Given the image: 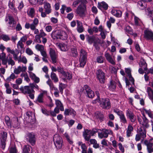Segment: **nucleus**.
<instances>
[{
    "label": "nucleus",
    "mask_w": 153,
    "mask_h": 153,
    "mask_svg": "<svg viewBox=\"0 0 153 153\" xmlns=\"http://www.w3.org/2000/svg\"><path fill=\"white\" fill-rule=\"evenodd\" d=\"M7 50L8 52H10L13 55V57L14 59L15 60H17L19 59L18 55L19 53V51L17 49H15L14 51L13 50H11L9 47L7 48Z\"/></svg>",
    "instance_id": "obj_14"
},
{
    "label": "nucleus",
    "mask_w": 153,
    "mask_h": 153,
    "mask_svg": "<svg viewBox=\"0 0 153 153\" xmlns=\"http://www.w3.org/2000/svg\"><path fill=\"white\" fill-rule=\"evenodd\" d=\"M10 153H17L18 150L15 146L10 147L9 149Z\"/></svg>",
    "instance_id": "obj_52"
},
{
    "label": "nucleus",
    "mask_w": 153,
    "mask_h": 153,
    "mask_svg": "<svg viewBox=\"0 0 153 153\" xmlns=\"http://www.w3.org/2000/svg\"><path fill=\"white\" fill-rule=\"evenodd\" d=\"M86 58H80L79 67H84L86 64Z\"/></svg>",
    "instance_id": "obj_44"
},
{
    "label": "nucleus",
    "mask_w": 153,
    "mask_h": 153,
    "mask_svg": "<svg viewBox=\"0 0 153 153\" xmlns=\"http://www.w3.org/2000/svg\"><path fill=\"white\" fill-rule=\"evenodd\" d=\"M95 116L97 118L99 119L100 120H102L104 117L103 114L99 112L95 113Z\"/></svg>",
    "instance_id": "obj_43"
},
{
    "label": "nucleus",
    "mask_w": 153,
    "mask_h": 153,
    "mask_svg": "<svg viewBox=\"0 0 153 153\" xmlns=\"http://www.w3.org/2000/svg\"><path fill=\"white\" fill-rule=\"evenodd\" d=\"M57 46L62 51H66L68 50L67 45L63 43L58 44Z\"/></svg>",
    "instance_id": "obj_28"
},
{
    "label": "nucleus",
    "mask_w": 153,
    "mask_h": 153,
    "mask_svg": "<svg viewBox=\"0 0 153 153\" xmlns=\"http://www.w3.org/2000/svg\"><path fill=\"white\" fill-rule=\"evenodd\" d=\"M47 35V34L44 32L42 30H40V33L38 34H37L35 36V38L37 42L39 43L42 42L41 38L44 37Z\"/></svg>",
    "instance_id": "obj_13"
},
{
    "label": "nucleus",
    "mask_w": 153,
    "mask_h": 153,
    "mask_svg": "<svg viewBox=\"0 0 153 153\" xmlns=\"http://www.w3.org/2000/svg\"><path fill=\"white\" fill-rule=\"evenodd\" d=\"M10 55L9 54L8 55L9 57H7V62L8 65H11L12 66L15 65V63L13 60L12 59V56Z\"/></svg>",
    "instance_id": "obj_40"
},
{
    "label": "nucleus",
    "mask_w": 153,
    "mask_h": 153,
    "mask_svg": "<svg viewBox=\"0 0 153 153\" xmlns=\"http://www.w3.org/2000/svg\"><path fill=\"white\" fill-rule=\"evenodd\" d=\"M144 37L147 40H150L153 41V32L148 29L144 31Z\"/></svg>",
    "instance_id": "obj_11"
},
{
    "label": "nucleus",
    "mask_w": 153,
    "mask_h": 153,
    "mask_svg": "<svg viewBox=\"0 0 153 153\" xmlns=\"http://www.w3.org/2000/svg\"><path fill=\"white\" fill-rule=\"evenodd\" d=\"M105 56L107 60L113 65H115V62L114 61V58L112 57L110 54L108 53H106L105 54Z\"/></svg>",
    "instance_id": "obj_18"
},
{
    "label": "nucleus",
    "mask_w": 153,
    "mask_h": 153,
    "mask_svg": "<svg viewBox=\"0 0 153 153\" xmlns=\"http://www.w3.org/2000/svg\"><path fill=\"white\" fill-rule=\"evenodd\" d=\"M49 54L52 63L55 64L57 62V56L55 50L51 48H50Z\"/></svg>",
    "instance_id": "obj_8"
},
{
    "label": "nucleus",
    "mask_w": 153,
    "mask_h": 153,
    "mask_svg": "<svg viewBox=\"0 0 153 153\" xmlns=\"http://www.w3.org/2000/svg\"><path fill=\"white\" fill-rule=\"evenodd\" d=\"M51 77L53 82L56 83L58 82L59 79L56 74L53 72H52L51 74Z\"/></svg>",
    "instance_id": "obj_36"
},
{
    "label": "nucleus",
    "mask_w": 153,
    "mask_h": 153,
    "mask_svg": "<svg viewBox=\"0 0 153 153\" xmlns=\"http://www.w3.org/2000/svg\"><path fill=\"white\" fill-rule=\"evenodd\" d=\"M11 124V127L13 126L16 128H19V123L18 118L17 117H15L12 119Z\"/></svg>",
    "instance_id": "obj_24"
},
{
    "label": "nucleus",
    "mask_w": 153,
    "mask_h": 153,
    "mask_svg": "<svg viewBox=\"0 0 153 153\" xmlns=\"http://www.w3.org/2000/svg\"><path fill=\"white\" fill-rule=\"evenodd\" d=\"M97 78L101 83H104L105 80V74L101 70L98 69L96 72Z\"/></svg>",
    "instance_id": "obj_6"
},
{
    "label": "nucleus",
    "mask_w": 153,
    "mask_h": 153,
    "mask_svg": "<svg viewBox=\"0 0 153 153\" xmlns=\"http://www.w3.org/2000/svg\"><path fill=\"white\" fill-rule=\"evenodd\" d=\"M112 134V131L110 130L103 129L101 132L98 133V135L100 138L102 139L106 138L108 137V134Z\"/></svg>",
    "instance_id": "obj_9"
},
{
    "label": "nucleus",
    "mask_w": 153,
    "mask_h": 153,
    "mask_svg": "<svg viewBox=\"0 0 153 153\" xmlns=\"http://www.w3.org/2000/svg\"><path fill=\"white\" fill-rule=\"evenodd\" d=\"M120 118L121 119V121L124 123H127V120L125 117L124 115L123 114L120 117Z\"/></svg>",
    "instance_id": "obj_59"
},
{
    "label": "nucleus",
    "mask_w": 153,
    "mask_h": 153,
    "mask_svg": "<svg viewBox=\"0 0 153 153\" xmlns=\"http://www.w3.org/2000/svg\"><path fill=\"white\" fill-rule=\"evenodd\" d=\"M140 65L142 67L143 66L144 69L145 71H146L147 70V65L145 60L143 59H140Z\"/></svg>",
    "instance_id": "obj_42"
},
{
    "label": "nucleus",
    "mask_w": 153,
    "mask_h": 153,
    "mask_svg": "<svg viewBox=\"0 0 153 153\" xmlns=\"http://www.w3.org/2000/svg\"><path fill=\"white\" fill-rule=\"evenodd\" d=\"M114 112L116 113L120 117L123 114L121 111L117 109H114Z\"/></svg>",
    "instance_id": "obj_63"
},
{
    "label": "nucleus",
    "mask_w": 153,
    "mask_h": 153,
    "mask_svg": "<svg viewBox=\"0 0 153 153\" xmlns=\"http://www.w3.org/2000/svg\"><path fill=\"white\" fill-rule=\"evenodd\" d=\"M61 32V30H58L53 31L51 34L52 37L54 39H59V35Z\"/></svg>",
    "instance_id": "obj_26"
},
{
    "label": "nucleus",
    "mask_w": 153,
    "mask_h": 153,
    "mask_svg": "<svg viewBox=\"0 0 153 153\" xmlns=\"http://www.w3.org/2000/svg\"><path fill=\"white\" fill-rule=\"evenodd\" d=\"M68 36L67 34L65 33V32L61 31L60 34L59 35V39H66Z\"/></svg>",
    "instance_id": "obj_41"
},
{
    "label": "nucleus",
    "mask_w": 153,
    "mask_h": 153,
    "mask_svg": "<svg viewBox=\"0 0 153 153\" xmlns=\"http://www.w3.org/2000/svg\"><path fill=\"white\" fill-rule=\"evenodd\" d=\"M35 48L36 50L39 51L40 52L44 50V46L43 45L39 44H37L35 46Z\"/></svg>",
    "instance_id": "obj_53"
},
{
    "label": "nucleus",
    "mask_w": 153,
    "mask_h": 153,
    "mask_svg": "<svg viewBox=\"0 0 153 153\" xmlns=\"http://www.w3.org/2000/svg\"><path fill=\"white\" fill-rule=\"evenodd\" d=\"M24 45L22 42L21 41H19L17 44V50L19 51H20V52H21V51L22 50H24Z\"/></svg>",
    "instance_id": "obj_39"
},
{
    "label": "nucleus",
    "mask_w": 153,
    "mask_h": 153,
    "mask_svg": "<svg viewBox=\"0 0 153 153\" xmlns=\"http://www.w3.org/2000/svg\"><path fill=\"white\" fill-rule=\"evenodd\" d=\"M78 91L81 93H84L86 96L89 98H92L94 96V93L87 85H85L83 88H81Z\"/></svg>",
    "instance_id": "obj_2"
},
{
    "label": "nucleus",
    "mask_w": 153,
    "mask_h": 153,
    "mask_svg": "<svg viewBox=\"0 0 153 153\" xmlns=\"http://www.w3.org/2000/svg\"><path fill=\"white\" fill-rule=\"evenodd\" d=\"M31 147L29 146H25L23 147V151L24 153H29Z\"/></svg>",
    "instance_id": "obj_49"
},
{
    "label": "nucleus",
    "mask_w": 153,
    "mask_h": 153,
    "mask_svg": "<svg viewBox=\"0 0 153 153\" xmlns=\"http://www.w3.org/2000/svg\"><path fill=\"white\" fill-rule=\"evenodd\" d=\"M26 53L29 55L31 56L33 54V52L31 49L29 48H27L25 50Z\"/></svg>",
    "instance_id": "obj_58"
},
{
    "label": "nucleus",
    "mask_w": 153,
    "mask_h": 153,
    "mask_svg": "<svg viewBox=\"0 0 153 153\" xmlns=\"http://www.w3.org/2000/svg\"><path fill=\"white\" fill-rule=\"evenodd\" d=\"M8 18L9 21V24L10 26L12 27H15L16 23L13 17L11 16H9Z\"/></svg>",
    "instance_id": "obj_31"
},
{
    "label": "nucleus",
    "mask_w": 153,
    "mask_h": 153,
    "mask_svg": "<svg viewBox=\"0 0 153 153\" xmlns=\"http://www.w3.org/2000/svg\"><path fill=\"white\" fill-rule=\"evenodd\" d=\"M43 97L42 94H40L38 96L37 101L39 103H43Z\"/></svg>",
    "instance_id": "obj_56"
},
{
    "label": "nucleus",
    "mask_w": 153,
    "mask_h": 153,
    "mask_svg": "<svg viewBox=\"0 0 153 153\" xmlns=\"http://www.w3.org/2000/svg\"><path fill=\"white\" fill-rule=\"evenodd\" d=\"M78 144L81 146V147L82 149V153H87V147L85 143H83L81 142H78Z\"/></svg>",
    "instance_id": "obj_29"
},
{
    "label": "nucleus",
    "mask_w": 153,
    "mask_h": 153,
    "mask_svg": "<svg viewBox=\"0 0 153 153\" xmlns=\"http://www.w3.org/2000/svg\"><path fill=\"white\" fill-rule=\"evenodd\" d=\"M149 15L152 18V20H153V9H149Z\"/></svg>",
    "instance_id": "obj_64"
},
{
    "label": "nucleus",
    "mask_w": 153,
    "mask_h": 153,
    "mask_svg": "<svg viewBox=\"0 0 153 153\" xmlns=\"http://www.w3.org/2000/svg\"><path fill=\"white\" fill-rule=\"evenodd\" d=\"M108 4L104 2H102L100 3H98V8L101 9L106 10L108 8Z\"/></svg>",
    "instance_id": "obj_25"
},
{
    "label": "nucleus",
    "mask_w": 153,
    "mask_h": 153,
    "mask_svg": "<svg viewBox=\"0 0 153 153\" xmlns=\"http://www.w3.org/2000/svg\"><path fill=\"white\" fill-rule=\"evenodd\" d=\"M20 91L24 94H28L30 97L33 99L34 98V93L35 91L31 88L30 85L21 87L19 88Z\"/></svg>",
    "instance_id": "obj_3"
},
{
    "label": "nucleus",
    "mask_w": 153,
    "mask_h": 153,
    "mask_svg": "<svg viewBox=\"0 0 153 153\" xmlns=\"http://www.w3.org/2000/svg\"><path fill=\"white\" fill-rule=\"evenodd\" d=\"M86 4H80L76 10V12L80 16L85 17V16L86 11Z\"/></svg>",
    "instance_id": "obj_5"
},
{
    "label": "nucleus",
    "mask_w": 153,
    "mask_h": 153,
    "mask_svg": "<svg viewBox=\"0 0 153 153\" xmlns=\"http://www.w3.org/2000/svg\"><path fill=\"white\" fill-rule=\"evenodd\" d=\"M144 143L147 147L148 152L149 153L153 152V139L145 140Z\"/></svg>",
    "instance_id": "obj_10"
},
{
    "label": "nucleus",
    "mask_w": 153,
    "mask_h": 153,
    "mask_svg": "<svg viewBox=\"0 0 153 153\" xmlns=\"http://www.w3.org/2000/svg\"><path fill=\"white\" fill-rule=\"evenodd\" d=\"M38 19L37 18H35L33 20V23L31 24L30 29L32 30H33L38 25Z\"/></svg>",
    "instance_id": "obj_33"
},
{
    "label": "nucleus",
    "mask_w": 153,
    "mask_h": 153,
    "mask_svg": "<svg viewBox=\"0 0 153 153\" xmlns=\"http://www.w3.org/2000/svg\"><path fill=\"white\" fill-rule=\"evenodd\" d=\"M53 140L55 146L57 149H59L62 148L63 145L62 140L59 134H55L53 137Z\"/></svg>",
    "instance_id": "obj_4"
},
{
    "label": "nucleus",
    "mask_w": 153,
    "mask_h": 153,
    "mask_svg": "<svg viewBox=\"0 0 153 153\" xmlns=\"http://www.w3.org/2000/svg\"><path fill=\"white\" fill-rule=\"evenodd\" d=\"M62 79L64 81L67 80H70L72 78L71 74L68 72H64L62 74Z\"/></svg>",
    "instance_id": "obj_20"
},
{
    "label": "nucleus",
    "mask_w": 153,
    "mask_h": 153,
    "mask_svg": "<svg viewBox=\"0 0 153 153\" xmlns=\"http://www.w3.org/2000/svg\"><path fill=\"white\" fill-rule=\"evenodd\" d=\"M111 13L114 16L117 17H120L122 15V12L120 10L115 9H113Z\"/></svg>",
    "instance_id": "obj_21"
},
{
    "label": "nucleus",
    "mask_w": 153,
    "mask_h": 153,
    "mask_svg": "<svg viewBox=\"0 0 153 153\" xmlns=\"http://www.w3.org/2000/svg\"><path fill=\"white\" fill-rule=\"evenodd\" d=\"M7 136V133L4 131L1 132L0 134V147L3 150L4 149L5 147Z\"/></svg>",
    "instance_id": "obj_7"
},
{
    "label": "nucleus",
    "mask_w": 153,
    "mask_h": 153,
    "mask_svg": "<svg viewBox=\"0 0 153 153\" xmlns=\"http://www.w3.org/2000/svg\"><path fill=\"white\" fill-rule=\"evenodd\" d=\"M12 120H11L10 117L7 116H6L5 117V122L8 128H11V123Z\"/></svg>",
    "instance_id": "obj_30"
},
{
    "label": "nucleus",
    "mask_w": 153,
    "mask_h": 153,
    "mask_svg": "<svg viewBox=\"0 0 153 153\" xmlns=\"http://www.w3.org/2000/svg\"><path fill=\"white\" fill-rule=\"evenodd\" d=\"M97 102L100 103L101 106L103 109H108L111 107V103L108 98L96 99L92 102L93 104H95Z\"/></svg>",
    "instance_id": "obj_1"
},
{
    "label": "nucleus",
    "mask_w": 153,
    "mask_h": 153,
    "mask_svg": "<svg viewBox=\"0 0 153 153\" xmlns=\"http://www.w3.org/2000/svg\"><path fill=\"white\" fill-rule=\"evenodd\" d=\"M87 3V1L86 0H77L75 1L73 3V5L76 7L79 3L80 4H86Z\"/></svg>",
    "instance_id": "obj_34"
},
{
    "label": "nucleus",
    "mask_w": 153,
    "mask_h": 153,
    "mask_svg": "<svg viewBox=\"0 0 153 153\" xmlns=\"http://www.w3.org/2000/svg\"><path fill=\"white\" fill-rule=\"evenodd\" d=\"M28 15L32 18L35 15V11L33 8H31L27 12Z\"/></svg>",
    "instance_id": "obj_48"
},
{
    "label": "nucleus",
    "mask_w": 153,
    "mask_h": 153,
    "mask_svg": "<svg viewBox=\"0 0 153 153\" xmlns=\"http://www.w3.org/2000/svg\"><path fill=\"white\" fill-rule=\"evenodd\" d=\"M16 78V77L14 73H12L8 77L7 79L6 80L7 81H10L12 79H15Z\"/></svg>",
    "instance_id": "obj_54"
},
{
    "label": "nucleus",
    "mask_w": 153,
    "mask_h": 153,
    "mask_svg": "<svg viewBox=\"0 0 153 153\" xmlns=\"http://www.w3.org/2000/svg\"><path fill=\"white\" fill-rule=\"evenodd\" d=\"M26 139L32 145H34L35 143V136L33 133H29L27 134Z\"/></svg>",
    "instance_id": "obj_12"
},
{
    "label": "nucleus",
    "mask_w": 153,
    "mask_h": 153,
    "mask_svg": "<svg viewBox=\"0 0 153 153\" xmlns=\"http://www.w3.org/2000/svg\"><path fill=\"white\" fill-rule=\"evenodd\" d=\"M56 107L59 108L60 110L62 111H64V108L61 102L59 100H56Z\"/></svg>",
    "instance_id": "obj_37"
},
{
    "label": "nucleus",
    "mask_w": 153,
    "mask_h": 153,
    "mask_svg": "<svg viewBox=\"0 0 153 153\" xmlns=\"http://www.w3.org/2000/svg\"><path fill=\"white\" fill-rule=\"evenodd\" d=\"M27 70V67L26 66H18L17 68H15L13 72L16 74H19L21 72H23L26 71Z\"/></svg>",
    "instance_id": "obj_15"
},
{
    "label": "nucleus",
    "mask_w": 153,
    "mask_h": 153,
    "mask_svg": "<svg viewBox=\"0 0 153 153\" xmlns=\"http://www.w3.org/2000/svg\"><path fill=\"white\" fill-rule=\"evenodd\" d=\"M71 51L72 56L74 57H76L78 55V53L76 48L74 47L71 48Z\"/></svg>",
    "instance_id": "obj_46"
},
{
    "label": "nucleus",
    "mask_w": 153,
    "mask_h": 153,
    "mask_svg": "<svg viewBox=\"0 0 153 153\" xmlns=\"http://www.w3.org/2000/svg\"><path fill=\"white\" fill-rule=\"evenodd\" d=\"M76 114V112L72 108L66 109L65 110L64 114L65 115H72L74 117Z\"/></svg>",
    "instance_id": "obj_19"
},
{
    "label": "nucleus",
    "mask_w": 153,
    "mask_h": 153,
    "mask_svg": "<svg viewBox=\"0 0 153 153\" xmlns=\"http://www.w3.org/2000/svg\"><path fill=\"white\" fill-rule=\"evenodd\" d=\"M143 121L141 123V125L143 126L142 127L144 128L148 127L149 126L148 121L144 114H143Z\"/></svg>",
    "instance_id": "obj_27"
},
{
    "label": "nucleus",
    "mask_w": 153,
    "mask_h": 153,
    "mask_svg": "<svg viewBox=\"0 0 153 153\" xmlns=\"http://www.w3.org/2000/svg\"><path fill=\"white\" fill-rule=\"evenodd\" d=\"M146 130L144 128H140L138 130V134L141 137L144 138L146 137Z\"/></svg>",
    "instance_id": "obj_23"
},
{
    "label": "nucleus",
    "mask_w": 153,
    "mask_h": 153,
    "mask_svg": "<svg viewBox=\"0 0 153 153\" xmlns=\"http://www.w3.org/2000/svg\"><path fill=\"white\" fill-rule=\"evenodd\" d=\"M80 58L87 59V53L83 49L81 50Z\"/></svg>",
    "instance_id": "obj_50"
},
{
    "label": "nucleus",
    "mask_w": 153,
    "mask_h": 153,
    "mask_svg": "<svg viewBox=\"0 0 153 153\" xmlns=\"http://www.w3.org/2000/svg\"><path fill=\"white\" fill-rule=\"evenodd\" d=\"M4 86L6 89V93L7 94H10L12 92L11 88L10 87L9 84L8 83H5L4 84Z\"/></svg>",
    "instance_id": "obj_45"
},
{
    "label": "nucleus",
    "mask_w": 153,
    "mask_h": 153,
    "mask_svg": "<svg viewBox=\"0 0 153 153\" xmlns=\"http://www.w3.org/2000/svg\"><path fill=\"white\" fill-rule=\"evenodd\" d=\"M97 62L99 63H102L103 62V59L102 56H100L97 58Z\"/></svg>",
    "instance_id": "obj_62"
},
{
    "label": "nucleus",
    "mask_w": 153,
    "mask_h": 153,
    "mask_svg": "<svg viewBox=\"0 0 153 153\" xmlns=\"http://www.w3.org/2000/svg\"><path fill=\"white\" fill-rule=\"evenodd\" d=\"M1 37L3 40L5 41H7L10 39L9 36L5 34L2 35Z\"/></svg>",
    "instance_id": "obj_55"
},
{
    "label": "nucleus",
    "mask_w": 153,
    "mask_h": 153,
    "mask_svg": "<svg viewBox=\"0 0 153 153\" xmlns=\"http://www.w3.org/2000/svg\"><path fill=\"white\" fill-rule=\"evenodd\" d=\"M126 116L132 123L134 122L136 120V117L133 112L130 110H128L126 113Z\"/></svg>",
    "instance_id": "obj_16"
},
{
    "label": "nucleus",
    "mask_w": 153,
    "mask_h": 153,
    "mask_svg": "<svg viewBox=\"0 0 153 153\" xmlns=\"http://www.w3.org/2000/svg\"><path fill=\"white\" fill-rule=\"evenodd\" d=\"M116 83L113 80H111L110 82V84L109 85V88L110 90L114 91L116 88Z\"/></svg>",
    "instance_id": "obj_32"
},
{
    "label": "nucleus",
    "mask_w": 153,
    "mask_h": 153,
    "mask_svg": "<svg viewBox=\"0 0 153 153\" xmlns=\"http://www.w3.org/2000/svg\"><path fill=\"white\" fill-rule=\"evenodd\" d=\"M146 3L142 0L138 2L137 6L141 10H143L146 7Z\"/></svg>",
    "instance_id": "obj_35"
},
{
    "label": "nucleus",
    "mask_w": 153,
    "mask_h": 153,
    "mask_svg": "<svg viewBox=\"0 0 153 153\" xmlns=\"http://www.w3.org/2000/svg\"><path fill=\"white\" fill-rule=\"evenodd\" d=\"M66 85L65 84H63L62 83H59V91L62 94L63 93V89L66 87Z\"/></svg>",
    "instance_id": "obj_47"
},
{
    "label": "nucleus",
    "mask_w": 153,
    "mask_h": 153,
    "mask_svg": "<svg viewBox=\"0 0 153 153\" xmlns=\"http://www.w3.org/2000/svg\"><path fill=\"white\" fill-rule=\"evenodd\" d=\"M44 4L45 12L47 14H49L51 11L50 4L48 2L44 3Z\"/></svg>",
    "instance_id": "obj_22"
},
{
    "label": "nucleus",
    "mask_w": 153,
    "mask_h": 153,
    "mask_svg": "<svg viewBox=\"0 0 153 153\" xmlns=\"http://www.w3.org/2000/svg\"><path fill=\"white\" fill-rule=\"evenodd\" d=\"M19 62H22L24 64H26L27 62V60L25 56H23L21 58V55L19 57V59L17 60Z\"/></svg>",
    "instance_id": "obj_51"
},
{
    "label": "nucleus",
    "mask_w": 153,
    "mask_h": 153,
    "mask_svg": "<svg viewBox=\"0 0 153 153\" xmlns=\"http://www.w3.org/2000/svg\"><path fill=\"white\" fill-rule=\"evenodd\" d=\"M134 22L135 25L137 26H141L142 24V22L141 20L137 17L135 16L134 17Z\"/></svg>",
    "instance_id": "obj_38"
},
{
    "label": "nucleus",
    "mask_w": 153,
    "mask_h": 153,
    "mask_svg": "<svg viewBox=\"0 0 153 153\" xmlns=\"http://www.w3.org/2000/svg\"><path fill=\"white\" fill-rule=\"evenodd\" d=\"M87 40L88 42L90 44H91L94 41V38L91 36H88Z\"/></svg>",
    "instance_id": "obj_61"
},
{
    "label": "nucleus",
    "mask_w": 153,
    "mask_h": 153,
    "mask_svg": "<svg viewBox=\"0 0 153 153\" xmlns=\"http://www.w3.org/2000/svg\"><path fill=\"white\" fill-rule=\"evenodd\" d=\"M64 136L66 138L70 144H72L73 143V141L72 140L70 139V137L68 134L65 133L64 134Z\"/></svg>",
    "instance_id": "obj_57"
},
{
    "label": "nucleus",
    "mask_w": 153,
    "mask_h": 153,
    "mask_svg": "<svg viewBox=\"0 0 153 153\" xmlns=\"http://www.w3.org/2000/svg\"><path fill=\"white\" fill-rule=\"evenodd\" d=\"M91 132V130L88 129H86L83 132V135L85 140H89L91 136H92Z\"/></svg>",
    "instance_id": "obj_17"
},
{
    "label": "nucleus",
    "mask_w": 153,
    "mask_h": 153,
    "mask_svg": "<svg viewBox=\"0 0 153 153\" xmlns=\"http://www.w3.org/2000/svg\"><path fill=\"white\" fill-rule=\"evenodd\" d=\"M46 83L47 84H48L51 89L52 88H53V84L52 81L50 79H48V80L47 81Z\"/></svg>",
    "instance_id": "obj_60"
}]
</instances>
